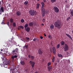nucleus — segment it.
Here are the masks:
<instances>
[{"mask_svg":"<svg viewBox=\"0 0 73 73\" xmlns=\"http://www.w3.org/2000/svg\"><path fill=\"white\" fill-rule=\"evenodd\" d=\"M36 9H38L40 8V4L38 3H37L36 4Z\"/></svg>","mask_w":73,"mask_h":73,"instance_id":"nucleus-11","label":"nucleus"},{"mask_svg":"<svg viewBox=\"0 0 73 73\" xmlns=\"http://www.w3.org/2000/svg\"><path fill=\"white\" fill-rule=\"evenodd\" d=\"M28 57H29V58H31V56L30 55H29Z\"/></svg>","mask_w":73,"mask_h":73,"instance_id":"nucleus-48","label":"nucleus"},{"mask_svg":"<svg viewBox=\"0 0 73 73\" xmlns=\"http://www.w3.org/2000/svg\"><path fill=\"white\" fill-rule=\"evenodd\" d=\"M3 49H2L1 50V51H3Z\"/></svg>","mask_w":73,"mask_h":73,"instance_id":"nucleus-58","label":"nucleus"},{"mask_svg":"<svg viewBox=\"0 0 73 73\" xmlns=\"http://www.w3.org/2000/svg\"><path fill=\"white\" fill-rule=\"evenodd\" d=\"M29 13L31 16H34L36 15V11L34 10H31L29 11Z\"/></svg>","mask_w":73,"mask_h":73,"instance_id":"nucleus-4","label":"nucleus"},{"mask_svg":"<svg viewBox=\"0 0 73 73\" xmlns=\"http://www.w3.org/2000/svg\"><path fill=\"white\" fill-rule=\"evenodd\" d=\"M43 1L44 3H45V2H46V0H43Z\"/></svg>","mask_w":73,"mask_h":73,"instance_id":"nucleus-45","label":"nucleus"},{"mask_svg":"<svg viewBox=\"0 0 73 73\" xmlns=\"http://www.w3.org/2000/svg\"><path fill=\"white\" fill-rule=\"evenodd\" d=\"M10 22L11 23H13V19H11L10 20Z\"/></svg>","mask_w":73,"mask_h":73,"instance_id":"nucleus-30","label":"nucleus"},{"mask_svg":"<svg viewBox=\"0 0 73 73\" xmlns=\"http://www.w3.org/2000/svg\"><path fill=\"white\" fill-rule=\"evenodd\" d=\"M55 60V57L53 56L52 59V62H54Z\"/></svg>","mask_w":73,"mask_h":73,"instance_id":"nucleus-25","label":"nucleus"},{"mask_svg":"<svg viewBox=\"0 0 73 73\" xmlns=\"http://www.w3.org/2000/svg\"><path fill=\"white\" fill-rule=\"evenodd\" d=\"M3 21H4V20H3V21L2 23V24H4V23Z\"/></svg>","mask_w":73,"mask_h":73,"instance_id":"nucleus-47","label":"nucleus"},{"mask_svg":"<svg viewBox=\"0 0 73 73\" xmlns=\"http://www.w3.org/2000/svg\"><path fill=\"white\" fill-rule=\"evenodd\" d=\"M16 14L17 16H20L21 15V12L20 11H18L16 12Z\"/></svg>","mask_w":73,"mask_h":73,"instance_id":"nucleus-10","label":"nucleus"},{"mask_svg":"<svg viewBox=\"0 0 73 73\" xmlns=\"http://www.w3.org/2000/svg\"><path fill=\"white\" fill-rule=\"evenodd\" d=\"M54 27V25L53 24L51 25L50 26V28L51 29H53Z\"/></svg>","mask_w":73,"mask_h":73,"instance_id":"nucleus-15","label":"nucleus"},{"mask_svg":"<svg viewBox=\"0 0 73 73\" xmlns=\"http://www.w3.org/2000/svg\"><path fill=\"white\" fill-rule=\"evenodd\" d=\"M0 54H3L2 52H0Z\"/></svg>","mask_w":73,"mask_h":73,"instance_id":"nucleus-52","label":"nucleus"},{"mask_svg":"<svg viewBox=\"0 0 73 73\" xmlns=\"http://www.w3.org/2000/svg\"><path fill=\"white\" fill-rule=\"evenodd\" d=\"M55 27L60 29L62 27V23L60 19H58L55 22L54 24Z\"/></svg>","mask_w":73,"mask_h":73,"instance_id":"nucleus-1","label":"nucleus"},{"mask_svg":"<svg viewBox=\"0 0 73 73\" xmlns=\"http://www.w3.org/2000/svg\"><path fill=\"white\" fill-rule=\"evenodd\" d=\"M41 4L42 6L41 9L42 13V17H44L45 16V14H46V10L44 8L45 4L44 2H42L41 3Z\"/></svg>","mask_w":73,"mask_h":73,"instance_id":"nucleus-2","label":"nucleus"},{"mask_svg":"<svg viewBox=\"0 0 73 73\" xmlns=\"http://www.w3.org/2000/svg\"><path fill=\"white\" fill-rule=\"evenodd\" d=\"M48 71H49V72H50V70H52V67L49 66L48 67Z\"/></svg>","mask_w":73,"mask_h":73,"instance_id":"nucleus-17","label":"nucleus"},{"mask_svg":"<svg viewBox=\"0 0 73 73\" xmlns=\"http://www.w3.org/2000/svg\"><path fill=\"white\" fill-rule=\"evenodd\" d=\"M33 22H30L29 23V26H31L32 27V26H33Z\"/></svg>","mask_w":73,"mask_h":73,"instance_id":"nucleus-20","label":"nucleus"},{"mask_svg":"<svg viewBox=\"0 0 73 73\" xmlns=\"http://www.w3.org/2000/svg\"><path fill=\"white\" fill-rule=\"evenodd\" d=\"M40 38L41 39H43V37L42 36H40Z\"/></svg>","mask_w":73,"mask_h":73,"instance_id":"nucleus-41","label":"nucleus"},{"mask_svg":"<svg viewBox=\"0 0 73 73\" xmlns=\"http://www.w3.org/2000/svg\"><path fill=\"white\" fill-rule=\"evenodd\" d=\"M58 62H59V60H58Z\"/></svg>","mask_w":73,"mask_h":73,"instance_id":"nucleus-59","label":"nucleus"},{"mask_svg":"<svg viewBox=\"0 0 73 73\" xmlns=\"http://www.w3.org/2000/svg\"><path fill=\"white\" fill-rule=\"evenodd\" d=\"M4 51L6 53H7V49H5L4 50Z\"/></svg>","mask_w":73,"mask_h":73,"instance_id":"nucleus-39","label":"nucleus"},{"mask_svg":"<svg viewBox=\"0 0 73 73\" xmlns=\"http://www.w3.org/2000/svg\"><path fill=\"white\" fill-rule=\"evenodd\" d=\"M30 63L31 64V65L33 69V67H34V66H35V62H34L31 61H30Z\"/></svg>","mask_w":73,"mask_h":73,"instance_id":"nucleus-7","label":"nucleus"},{"mask_svg":"<svg viewBox=\"0 0 73 73\" xmlns=\"http://www.w3.org/2000/svg\"><path fill=\"white\" fill-rule=\"evenodd\" d=\"M0 15H1V13H0Z\"/></svg>","mask_w":73,"mask_h":73,"instance_id":"nucleus-60","label":"nucleus"},{"mask_svg":"<svg viewBox=\"0 0 73 73\" xmlns=\"http://www.w3.org/2000/svg\"><path fill=\"white\" fill-rule=\"evenodd\" d=\"M17 51H19L18 50H13L12 51V53H15V52H16V53H17Z\"/></svg>","mask_w":73,"mask_h":73,"instance_id":"nucleus-27","label":"nucleus"},{"mask_svg":"<svg viewBox=\"0 0 73 73\" xmlns=\"http://www.w3.org/2000/svg\"><path fill=\"white\" fill-rule=\"evenodd\" d=\"M9 7H11V5H10V4H9Z\"/></svg>","mask_w":73,"mask_h":73,"instance_id":"nucleus-46","label":"nucleus"},{"mask_svg":"<svg viewBox=\"0 0 73 73\" xmlns=\"http://www.w3.org/2000/svg\"><path fill=\"white\" fill-rule=\"evenodd\" d=\"M20 63L21 65H24L25 64V62H24V61H21Z\"/></svg>","mask_w":73,"mask_h":73,"instance_id":"nucleus-18","label":"nucleus"},{"mask_svg":"<svg viewBox=\"0 0 73 73\" xmlns=\"http://www.w3.org/2000/svg\"><path fill=\"white\" fill-rule=\"evenodd\" d=\"M26 39L27 40H29V38L26 37Z\"/></svg>","mask_w":73,"mask_h":73,"instance_id":"nucleus-37","label":"nucleus"},{"mask_svg":"<svg viewBox=\"0 0 73 73\" xmlns=\"http://www.w3.org/2000/svg\"><path fill=\"white\" fill-rule=\"evenodd\" d=\"M30 27H28L26 28H25V30L27 32H29L30 31Z\"/></svg>","mask_w":73,"mask_h":73,"instance_id":"nucleus-12","label":"nucleus"},{"mask_svg":"<svg viewBox=\"0 0 73 73\" xmlns=\"http://www.w3.org/2000/svg\"><path fill=\"white\" fill-rule=\"evenodd\" d=\"M37 40V38H35L33 39V41H36Z\"/></svg>","mask_w":73,"mask_h":73,"instance_id":"nucleus-38","label":"nucleus"},{"mask_svg":"<svg viewBox=\"0 0 73 73\" xmlns=\"http://www.w3.org/2000/svg\"><path fill=\"white\" fill-rule=\"evenodd\" d=\"M58 56L59 57H61V58H62L63 57V56L61 54H58Z\"/></svg>","mask_w":73,"mask_h":73,"instance_id":"nucleus-26","label":"nucleus"},{"mask_svg":"<svg viewBox=\"0 0 73 73\" xmlns=\"http://www.w3.org/2000/svg\"><path fill=\"white\" fill-rule=\"evenodd\" d=\"M21 23H24L25 21L23 19H22L21 20Z\"/></svg>","mask_w":73,"mask_h":73,"instance_id":"nucleus-32","label":"nucleus"},{"mask_svg":"<svg viewBox=\"0 0 73 73\" xmlns=\"http://www.w3.org/2000/svg\"><path fill=\"white\" fill-rule=\"evenodd\" d=\"M52 50L53 53V54L54 55L56 54V48L54 47H53L52 48Z\"/></svg>","mask_w":73,"mask_h":73,"instance_id":"nucleus-9","label":"nucleus"},{"mask_svg":"<svg viewBox=\"0 0 73 73\" xmlns=\"http://www.w3.org/2000/svg\"><path fill=\"white\" fill-rule=\"evenodd\" d=\"M17 56L16 55H15L14 56H12L11 57L13 59L12 61L13 62V61L14 60V58H17Z\"/></svg>","mask_w":73,"mask_h":73,"instance_id":"nucleus-14","label":"nucleus"},{"mask_svg":"<svg viewBox=\"0 0 73 73\" xmlns=\"http://www.w3.org/2000/svg\"><path fill=\"white\" fill-rule=\"evenodd\" d=\"M1 2L2 3V4H4V1L3 0H2Z\"/></svg>","mask_w":73,"mask_h":73,"instance_id":"nucleus-42","label":"nucleus"},{"mask_svg":"<svg viewBox=\"0 0 73 73\" xmlns=\"http://www.w3.org/2000/svg\"><path fill=\"white\" fill-rule=\"evenodd\" d=\"M16 50H19V48H16V49H15Z\"/></svg>","mask_w":73,"mask_h":73,"instance_id":"nucleus-50","label":"nucleus"},{"mask_svg":"<svg viewBox=\"0 0 73 73\" xmlns=\"http://www.w3.org/2000/svg\"><path fill=\"white\" fill-rule=\"evenodd\" d=\"M13 27H16V23L13 22Z\"/></svg>","mask_w":73,"mask_h":73,"instance_id":"nucleus-31","label":"nucleus"},{"mask_svg":"<svg viewBox=\"0 0 73 73\" xmlns=\"http://www.w3.org/2000/svg\"><path fill=\"white\" fill-rule=\"evenodd\" d=\"M1 5V2L0 1V6Z\"/></svg>","mask_w":73,"mask_h":73,"instance_id":"nucleus-51","label":"nucleus"},{"mask_svg":"<svg viewBox=\"0 0 73 73\" xmlns=\"http://www.w3.org/2000/svg\"><path fill=\"white\" fill-rule=\"evenodd\" d=\"M67 54H69V52H67Z\"/></svg>","mask_w":73,"mask_h":73,"instance_id":"nucleus-55","label":"nucleus"},{"mask_svg":"<svg viewBox=\"0 0 73 73\" xmlns=\"http://www.w3.org/2000/svg\"><path fill=\"white\" fill-rule=\"evenodd\" d=\"M28 27V24H26V25H25L24 27L25 28H27Z\"/></svg>","mask_w":73,"mask_h":73,"instance_id":"nucleus-29","label":"nucleus"},{"mask_svg":"<svg viewBox=\"0 0 73 73\" xmlns=\"http://www.w3.org/2000/svg\"><path fill=\"white\" fill-rule=\"evenodd\" d=\"M66 35L68 37H69L71 39V40H72V38L71 36H70V35H69L67 34H66Z\"/></svg>","mask_w":73,"mask_h":73,"instance_id":"nucleus-19","label":"nucleus"},{"mask_svg":"<svg viewBox=\"0 0 73 73\" xmlns=\"http://www.w3.org/2000/svg\"><path fill=\"white\" fill-rule=\"evenodd\" d=\"M42 21L43 23H45V19H43L42 20Z\"/></svg>","mask_w":73,"mask_h":73,"instance_id":"nucleus-35","label":"nucleus"},{"mask_svg":"<svg viewBox=\"0 0 73 73\" xmlns=\"http://www.w3.org/2000/svg\"><path fill=\"white\" fill-rule=\"evenodd\" d=\"M50 37H51V35H48V38H50Z\"/></svg>","mask_w":73,"mask_h":73,"instance_id":"nucleus-43","label":"nucleus"},{"mask_svg":"<svg viewBox=\"0 0 73 73\" xmlns=\"http://www.w3.org/2000/svg\"><path fill=\"white\" fill-rule=\"evenodd\" d=\"M37 1H39V0H37Z\"/></svg>","mask_w":73,"mask_h":73,"instance_id":"nucleus-61","label":"nucleus"},{"mask_svg":"<svg viewBox=\"0 0 73 73\" xmlns=\"http://www.w3.org/2000/svg\"><path fill=\"white\" fill-rule=\"evenodd\" d=\"M56 49H58L60 47V44H58L56 46Z\"/></svg>","mask_w":73,"mask_h":73,"instance_id":"nucleus-23","label":"nucleus"},{"mask_svg":"<svg viewBox=\"0 0 73 73\" xmlns=\"http://www.w3.org/2000/svg\"><path fill=\"white\" fill-rule=\"evenodd\" d=\"M12 40H11V43H13V42H12Z\"/></svg>","mask_w":73,"mask_h":73,"instance_id":"nucleus-56","label":"nucleus"},{"mask_svg":"<svg viewBox=\"0 0 73 73\" xmlns=\"http://www.w3.org/2000/svg\"><path fill=\"white\" fill-rule=\"evenodd\" d=\"M38 53L39 54H42L43 53V51H42L41 49H39L38 50Z\"/></svg>","mask_w":73,"mask_h":73,"instance_id":"nucleus-8","label":"nucleus"},{"mask_svg":"<svg viewBox=\"0 0 73 73\" xmlns=\"http://www.w3.org/2000/svg\"><path fill=\"white\" fill-rule=\"evenodd\" d=\"M4 8L3 7H1L0 9V12H4Z\"/></svg>","mask_w":73,"mask_h":73,"instance_id":"nucleus-13","label":"nucleus"},{"mask_svg":"<svg viewBox=\"0 0 73 73\" xmlns=\"http://www.w3.org/2000/svg\"><path fill=\"white\" fill-rule=\"evenodd\" d=\"M35 73H38V72L37 71H35Z\"/></svg>","mask_w":73,"mask_h":73,"instance_id":"nucleus-54","label":"nucleus"},{"mask_svg":"<svg viewBox=\"0 0 73 73\" xmlns=\"http://www.w3.org/2000/svg\"><path fill=\"white\" fill-rule=\"evenodd\" d=\"M23 48H24L25 49H28V44L27 45L25 44V46L23 47Z\"/></svg>","mask_w":73,"mask_h":73,"instance_id":"nucleus-16","label":"nucleus"},{"mask_svg":"<svg viewBox=\"0 0 73 73\" xmlns=\"http://www.w3.org/2000/svg\"><path fill=\"white\" fill-rule=\"evenodd\" d=\"M61 45H65V42L64 41H62L61 42Z\"/></svg>","mask_w":73,"mask_h":73,"instance_id":"nucleus-22","label":"nucleus"},{"mask_svg":"<svg viewBox=\"0 0 73 73\" xmlns=\"http://www.w3.org/2000/svg\"><path fill=\"white\" fill-rule=\"evenodd\" d=\"M70 19V17L68 18L67 19V21H68V20H69V19Z\"/></svg>","mask_w":73,"mask_h":73,"instance_id":"nucleus-40","label":"nucleus"},{"mask_svg":"<svg viewBox=\"0 0 73 73\" xmlns=\"http://www.w3.org/2000/svg\"><path fill=\"white\" fill-rule=\"evenodd\" d=\"M54 9L55 12L56 13H58L59 12V9L56 6H54Z\"/></svg>","mask_w":73,"mask_h":73,"instance_id":"nucleus-5","label":"nucleus"},{"mask_svg":"<svg viewBox=\"0 0 73 73\" xmlns=\"http://www.w3.org/2000/svg\"><path fill=\"white\" fill-rule=\"evenodd\" d=\"M44 36L45 37H46V34H45V33L44 34Z\"/></svg>","mask_w":73,"mask_h":73,"instance_id":"nucleus-49","label":"nucleus"},{"mask_svg":"<svg viewBox=\"0 0 73 73\" xmlns=\"http://www.w3.org/2000/svg\"><path fill=\"white\" fill-rule=\"evenodd\" d=\"M72 10H73V9H72Z\"/></svg>","mask_w":73,"mask_h":73,"instance_id":"nucleus-62","label":"nucleus"},{"mask_svg":"<svg viewBox=\"0 0 73 73\" xmlns=\"http://www.w3.org/2000/svg\"><path fill=\"white\" fill-rule=\"evenodd\" d=\"M28 4V1H26L24 3V4L25 5H27Z\"/></svg>","mask_w":73,"mask_h":73,"instance_id":"nucleus-21","label":"nucleus"},{"mask_svg":"<svg viewBox=\"0 0 73 73\" xmlns=\"http://www.w3.org/2000/svg\"><path fill=\"white\" fill-rule=\"evenodd\" d=\"M31 60H34V56H31Z\"/></svg>","mask_w":73,"mask_h":73,"instance_id":"nucleus-33","label":"nucleus"},{"mask_svg":"<svg viewBox=\"0 0 73 73\" xmlns=\"http://www.w3.org/2000/svg\"><path fill=\"white\" fill-rule=\"evenodd\" d=\"M41 25H43V26H44V24L43 23Z\"/></svg>","mask_w":73,"mask_h":73,"instance_id":"nucleus-53","label":"nucleus"},{"mask_svg":"<svg viewBox=\"0 0 73 73\" xmlns=\"http://www.w3.org/2000/svg\"><path fill=\"white\" fill-rule=\"evenodd\" d=\"M2 60L4 61L3 62V64H4L3 65V66H4V68H7L5 65H9L10 62V61L7 60V58H5V59H4V58H3Z\"/></svg>","mask_w":73,"mask_h":73,"instance_id":"nucleus-3","label":"nucleus"},{"mask_svg":"<svg viewBox=\"0 0 73 73\" xmlns=\"http://www.w3.org/2000/svg\"><path fill=\"white\" fill-rule=\"evenodd\" d=\"M65 3H67V1L66 0L65 1Z\"/></svg>","mask_w":73,"mask_h":73,"instance_id":"nucleus-57","label":"nucleus"},{"mask_svg":"<svg viewBox=\"0 0 73 73\" xmlns=\"http://www.w3.org/2000/svg\"><path fill=\"white\" fill-rule=\"evenodd\" d=\"M65 46L64 47V50L65 52H66V51H67L68 50H69V46L68 45L66 44H65Z\"/></svg>","mask_w":73,"mask_h":73,"instance_id":"nucleus-6","label":"nucleus"},{"mask_svg":"<svg viewBox=\"0 0 73 73\" xmlns=\"http://www.w3.org/2000/svg\"><path fill=\"white\" fill-rule=\"evenodd\" d=\"M48 66H50V65H51V62H48Z\"/></svg>","mask_w":73,"mask_h":73,"instance_id":"nucleus-34","label":"nucleus"},{"mask_svg":"<svg viewBox=\"0 0 73 73\" xmlns=\"http://www.w3.org/2000/svg\"><path fill=\"white\" fill-rule=\"evenodd\" d=\"M51 2L53 4V3H55L56 2V0H50Z\"/></svg>","mask_w":73,"mask_h":73,"instance_id":"nucleus-24","label":"nucleus"},{"mask_svg":"<svg viewBox=\"0 0 73 73\" xmlns=\"http://www.w3.org/2000/svg\"><path fill=\"white\" fill-rule=\"evenodd\" d=\"M9 22H8L7 23V25H8V26H9Z\"/></svg>","mask_w":73,"mask_h":73,"instance_id":"nucleus-44","label":"nucleus"},{"mask_svg":"<svg viewBox=\"0 0 73 73\" xmlns=\"http://www.w3.org/2000/svg\"><path fill=\"white\" fill-rule=\"evenodd\" d=\"M19 27L22 29H24V27L22 26H21Z\"/></svg>","mask_w":73,"mask_h":73,"instance_id":"nucleus-36","label":"nucleus"},{"mask_svg":"<svg viewBox=\"0 0 73 73\" xmlns=\"http://www.w3.org/2000/svg\"><path fill=\"white\" fill-rule=\"evenodd\" d=\"M70 13L71 15V16H73V10H72V11H71Z\"/></svg>","mask_w":73,"mask_h":73,"instance_id":"nucleus-28","label":"nucleus"}]
</instances>
